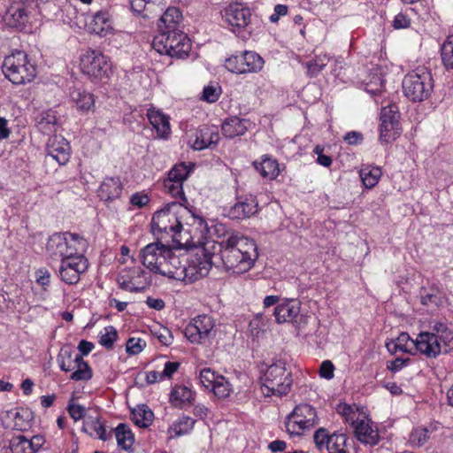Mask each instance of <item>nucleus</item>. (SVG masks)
<instances>
[{"label": "nucleus", "instance_id": "473e14b6", "mask_svg": "<svg viewBox=\"0 0 453 453\" xmlns=\"http://www.w3.org/2000/svg\"><path fill=\"white\" fill-rule=\"evenodd\" d=\"M147 118L158 138L166 139L171 134L169 117L154 107L148 109Z\"/></svg>", "mask_w": 453, "mask_h": 453}, {"label": "nucleus", "instance_id": "79ce46f5", "mask_svg": "<svg viewBox=\"0 0 453 453\" xmlns=\"http://www.w3.org/2000/svg\"><path fill=\"white\" fill-rule=\"evenodd\" d=\"M359 175L366 188H374L382 175V170L375 165H365L360 169Z\"/></svg>", "mask_w": 453, "mask_h": 453}, {"label": "nucleus", "instance_id": "4be33fe9", "mask_svg": "<svg viewBox=\"0 0 453 453\" xmlns=\"http://www.w3.org/2000/svg\"><path fill=\"white\" fill-rule=\"evenodd\" d=\"M187 256H177L171 249V253L161 267L159 274L169 279L181 280L187 283Z\"/></svg>", "mask_w": 453, "mask_h": 453}, {"label": "nucleus", "instance_id": "c03bdc74", "mask_svg": "<svg viewBox=\"0 0 453 453\" xmlns=\"http://www.w3.org/2000/svg\"><path fill=\"white\" fill-rule=\"evenodd\" d=\"M131 10L142 17H150V15L164 4V0H129Z\"/></svg>", "mask_w": 453, "mask_h": 453}, {"label": "nucleus", "instance_id": "4d7b16f0", "mask_svg": "<svg viewBox=\"0 0 453 453\" xmlns=\"http://www.w3.org/2000/svg\"><path fill=\"white\" fill-rule=\"evenodd\" d=\"M222 93L221 87L216 83H210L203 87L201 100L212 104L219 100Z\"/></svg>", "mask_w": 453, "mask_h": 453}, {"label": "nucleus", "instance_id": "37998d69", "mask_svg": "<svg viewBox=\"0 0 453 453\" xmlns=\"http://www.w3.org/2000/svg\"><path fill=\"white\" fill-rule=\"evenodd\" d=\"M114 434L119 447L124 450H128L132 448L134 442V435L127 424H119L114 429Z\"/></svg>", "mask_w": 453, "mask_h": 453}, {"label": "nucleus", "instance_id": "0e129e2a", "mask_svg": "<svg viewBox=\"0 0 453 453\" xmlns=\"http://www.w3.org/2000/svg\"><path fill=\"white\" fill-rule=\"evenodd\" d=\"M146 346V342L142 338L131 337L126 343V351L129 355H137L141 353Z\"/></svg>", "mask_w": 453, "mask_h": 453}, {"label": "nucleus", "instance_id": "7ed1b4c3", "mask_svg": "<svg viewBox=\"0 0 453 453\" xmlns=\"http://www.w3.org/2000/svg\"><path fill=\"white\" fill-rule=\"evenodd\" d=\"M429 331H422L415 339L416 354L427 358H436L441 353L453 350V328L446 322L434 321Z\"/></svg>", "mask_w": 453, "mask_h": 453}, {"label": "nucleus", "instance_id": "412c9836", "mask_svg": "<svg viewBox=\"0 0 453 453\" xmlns=\"http://www.w3.org/2000/svg\"><path fill=\"white\" fill-rule=\"evenodd\" d=\"M257 211L258 202L257 196L247 194L236 197V202L228 211V216L232 219H245L255 215Z\"/></svg>", "mask_w": 453, "mask_h": 453}, {"label": "nucleus", "instance_id": "58836bf2", "mask_svg": "<svg viewBox=\"0 0 453 453\" xmlns=\"http://www.w3.org/2000/svg\"><path fill=\"white\" fill-rule=\"evenodd\" d=\"M75 369L69 379L73 381H88L93 377V370L89 364L82 358V355H75Z\"/></svg>", "mask_w": 453, "mask_h": 453}, {"label": "nucleus", "instance_id": "a18cd8bd", "mask_svg": "<svg viewBox=\"0 0 453 453\" xmlns=\"http://www.w3.org/2000/svg\"><path fill=\"white\" fill-rule=\"evenodd\" d=\"M196 419L182 414L171 426L170 432L173 433L176 437L188 434L194 429Z\"/></svg>", "mask_w": 453, "mask_h": 453}, {"label": "nucleus", "instance_id": "6e6552de", "mask_svg": "<svg viewBox=\"0 0 453 453\" xmlns=\"http://www.w3.org/2000/svg\"><path fill=\"white\" fill-rule=\"evenodd\" d=\"M434 89V79L431 72L417 69L408 73L403 80L404 96L412 102L426 100Z\"/></svg>", "mask_w": 453, "mask_h": 453}, {"label": "nucleus", "instance_id": "13d9d810", "mask_svg": "<svg viewBox=\"0 0 453 453\" xmlns=\"http://www.w3.org/2000/svg\"><path fill=\"white\" fill-rule=\"evenodd\" d=\"M441 302V293L438 288H431L421 292V303L423 305L438 306Z\"/></svg>", "mask_w": 453, "mask_h": 453}, {"label": "nucleus", "instance_id": "774afa93", "mask_svg": "<svg viewBox=\"0 0 453 453\" xmlns=\"http://www.w3.org/2000/svg\"><path fill=\"white\" fill-rule=\"evenodd\" d=\"M325 147L323 145H316L313 149V153L318 156L316 162L324 166L330 167L333 164V159L330 156L324 154Z\"/></svg>", "mask_w": 453, "mask_h": 453}, {"label": "nucleus", "instance_id": "09e8293b", "mask_svg": "<svg viewBox=\"0 0 453 453\" xmlns=\"http://www.w3.org/2000/svg\"><path fill=\"white\" fill-rule=\"evenodd\" d=\"M213 234L216 237V240L211 242V244L214 245L217 243L220 248H223V242H225L230 236L232 237H239L242 234L233 231L229 227H227L225 224L217 223L213 226ZM211 248H214V246H211Z\"/></svg>", "mask_w": 453, "mask_h": 453}, {"label": "nucleus", "instance_id": "e2e57ef3", "mask_svg": "<svg viewBox=\"0 0 453 453\" xmlns=\"http://www.w3.org/2000/svg\"><path fill=\"white\" fill-rule=\"evenodd\" d=\"M31 419V413L27 410H20L15 412L14 426L16 429L25 430L30 426L29 421Z\"/></svg>", "mask_w": 453, "mask_h": 453}, {"label": "nucleus", "instance_id": "423d86ee", "mask_svg": "<svg viewBox=\"0 0 453 453\" xmlns=\"http://www.w3.org/2000/svg\"><path fill=\"white\" fill-rule=\"evenodd\" d=\"M153 49L161 55H167L178 59L188 57L192 42L182 30L157 33L152 41Z\"/></svg>", "mask_w": 453, "mask_h": 453}, {"label": "nucleus", "instance_id": "b1692460", "mask_svg": "<svg viewBox=\"0 0 453 453\" xmlns=\"http://www.w3.org/2000/svg\"><path fill=\"white\" fill-rule=\"evenodd\" d=\"M30 13L31 11L24 7V4L12 2L4 16V20L8 27L23 31L29 24Z\"/></svg>", "mask_w": 453, "mask_h": 453}, {"label": "nucleus", "instance_id": "8fccbe9b", "mask_svg": "<svg viewBox=\"0 0 453 453\" xmlns=\"http://www.w3.org/2000/svg\"><path fill=\"white\" fill-rule=\"evenodd\" d=\"M58 119L53 111H47L42 113L38 121L37 127L44 134L50 135L57 131Z\"/></svg>", "mask_w": 453, "mask_h": 453}, {"label": "nucleus", "instance_id": "bf43d9fd", "mask_svg": "<svg viewBox=\"0 0 453 453\" xmlns=\"http://www.w3.org/2000/svg\"><path fill=\"white\" fill-rule=\"evenodd\" d=\"M57 361L61 371L68 372L75 369V355L72 351L61 352Z\"/></svg>", "mask_w": 453, "mask_h": 453}, {"label": "nucleus", "instance_id": "2f4dec72", "mask_svg": "<svg viewBox=\"0 0 453 453\" xmlns=\"http://www.w3.org/2000/svg\"><path fill=\"white\" fill-rule=\"evenodd\" d=\"M253 166L260 176L269 180H274L280 173V164L276 158L265 154L258 160L253 162Z\"/></svg>", "mask_w": 453, "mask_h": 453}, {"label": "nucleus", "instance_id": "052dcab7", "mask_svg": "<svg viewBox=\"0 0 453 453\" xmlns=\"http://www.w3.org/2000/svg\"><path fill=\"white\" fill-rule=\"evenodd\" d=\"M430 437V432L426 427L418 426L414 428L410 434V441L416 446H423L427 442Z\"/></svg>", "mask_w": 453, "mask_h": 453}, {"label": "nucleus", "instance_id": "7c9ffc66", "mask_svg": "<svg viewBox=\"0 0 453 453\" xmlns=\"http://www.w3.org/2000/svg\"><path fill=\"white\" fill-rule=\"evenodd\" d=\"M385 79L379 69H372L365 81V90L369 93L377 104H383L385 96Z\"/></svg>", "mask_w": 453, "mask_h": 453}, {"label": "nucleus", "instance_id": "9d476101", "mask_svg": "<svg viewBox=\"0 0 453 453\" xmlns=\"http://www.w3.org/2000/svg\"><path fill=\"white\" fill-rule=\"evenodd\" d=\"M222 19L234 33L248 31L251 34L253 19L251 9L242 2H230L220 12Z\"/></svg>", "mask_w": 453, "mask_h": 453}, {"label": "nucleus", "instance_id": "338daca9", "mask_svg": "<svg viewBox=\"0 0 453 453\" xmlns=\"http://www.w3.org/2000/svg\"><path fill=\"white\" fill-rule=\"evenodd\" d=\"M326 66L324 60L319 58L310 60L306 63L307 74L311 77H316Z\"/></svg>", "mask_w": 453, "mask_h": 453}, {"label": "nucleus", "instance_id": "69168bd1", "mask_svg": "<svg viewBox=\"0 0 453 453\" xmlns=\"http://www.w3.org/2000/svg\"><path fill=\"white\" fill-rule=\"evenodd\" d=\"M67 411L70 417L74 420L78 421L84 418L86 415V408L81 404L74 403L72 399L67 405Z\"/></svg>", "mask_w": 453, "mask_h": 453}, {"label": "nucleus", "instance_id": "a211bd4d", "mask_svg": "<svg viewBox=\"0 0 453 453\" xmlns=\"http://www.w3.org/2000/svg\"><path fill=\"white\" fill-rule=\"evenodd\" d=\"M170 253V245L156 242L146 245L140 251V257L146 268L154 273L159 274L161 267L165 263V259Z\"/></svg>", "mask_w": 453, "mask_h": 453}, {"label": "nucleus", "instance_id": "f03ea898", "mask_svg": "<svg viewBox=\"0 0 453 453\" xmlns=\"http://www.w3.org/2000/svg\"><path fill=\"white\" fill-rule=\"evenodd\" d=\"M189 214L186 206L176 203L168 204L165 208L157 211L151 221L153 234L157 239L170 241L178 247H182L183 242V216Z\"/></svg>", "mask_w": 453, "mask_h": 453}, {"label": "nucleus", "instance_id": "4c0bfd02", "mask_svg": "<svg viewBox=\"0 0 453 453\" xmlns=\"http://www.w3.org/2000/svg\"><path fill=\"white\" fill-rule=\"evenodd\" d=\"M71 100L82 111H88L95 105L94 95L81 88H73L70 92Z\"/></svg>", "mask_w": 453, "mask_h": 453}, {"label": "nucleus", "instance_id": "6e6d98bb", "mask_svg": "<svg viewBox=\"0 0 453 453\" xmlns=\"http://www.w3.org/2000/svg\"><path fill=\"white\" fill-rule=\"evenodd\" d=\"M336 410L344 418V420L350 424L351 427L356 424V420H359L365 415V413L358 412L357 409L354 410L351 405L347 403L339 404Z\"/></svg>", "mask_w": 453, "mask_h": 453}, {"label": "nucleus", "instance_id": "2eb2a0df", "mask_svg": "<svg viewBox=\"0 0 453 453\" xmlns=\"http://www.w3.org/2000/svg\"><path fill=\"white\" fill-rule=\"evenodd\" d=\"M81 70L84 74L100 79L108 77L111 71L109 58L100 50L88 49L81 56Z\"/></svg>", "mask_w": 453, "mask_h": 453}, {"label": "nucleus", "instance_id": "20e7f679", "mask_svg": "<svg viewBox=\"0 0 453 453\" xmlns=\"http://www.w3.org/2000/svg\"><path fill=\"white\" fill-rule=\"evenodd\" d=\"M260 389L265 397L287 395L293 386L292 372L283 360H277L268 365L260 377Z\"/></svg>", "mask_w": 453, "mask_h": 453}, {"label": "nucleus", "instance_id": "c85d7f7f", "mask_svg": "<svg viewBox=\"0 0 453 453\" xmlns=\"http://www.w3.org/2000/svg\"><path fill=\"white\" fill-rule=\"evenodd\" d=\"M301 302L297 298L285 299L273 311L277 323L293 322L300 314Z\"/></svg>", "mask_w": 453, "mask_h": 453}, {"label": "nucleus", "instance_id": "a19ab883", "mask_svg": "<svg viewBox=\"0 0 453 453\" xmlns=\"http://www.w3.org/2000/svg\"><path fill=\"white\" fill-rule=\"evenodd\" d=\"M195 164L192 162H179L173 165L167 173V178H170L173 182H183L188 180L190 174L194 172Z\"/></svg>", "mask_w": 453, "mask_h": 453}, {"label": "nucleus", "instance_id": "6ab92c4d", "mask_svg": "<svg viewBox=\"0 0 453 453\" xmlns=\"http://www.w3.org/2000/svg\"><path fill=\"white\" fill-rule=\"evenodd\" d=\"M150 275L141 266L124 270L118 277L119 288L129 292H141L150 284Z\"/></svg>", "mask_w": 453, "mask_h": 453}, {"label": "nucleus", "instance_id": "864d4df0", "mask_svg": "<svg viewBox=\"0 0 453 453\" xmlns=\"http://www.w3.org/2000/svg\"><path fill=\"white\" fill-rule=\"evenodd\" d=\"M441 57L445 68L453 69V35L447 36L442 43Z\"/></svg>", "mask_w": 453, "mask_h": 453}, {"label": "nucleus", "instance_id": "9b49d317", "mask_svg": "<svg viewBox=\"0 0 453 453\" xmlns=\"http://www.w3.org/2000/svg\"><path fill=\"white\" fill-rule=\"evenodd\" d=\"M184 335L193 344H210L216 336L215 320L206 314L198 315L186 326Z\"/></svg>", "mask_w": 453, "mask_h": 453}, {"label": "nucleus", "instance_id": "c9c22d12", "mask_svg": "<svg viewBox=\"0 0 453 453\" xmlns=\"http://www.w3.org/2000/svg\"><path fill=\"white\" fill-rule=\"evenodd\" d=\"M82 431L89 436L98 438L102 441H108L111 437V431L106 430L105 425L99 417H88L83 421Z\"/></svg>", "mask_w": 453, "mask_h": 453}, {"label": "nucleus", "instance_id": "393cba45", "mask_svg": "<svg viewBox=\"0 0 453 453\" xmlns=\"http://www.w3.org/2000/svg\"><path fill=\"white\" fill-rule=\"evenodd\" d=\"M196 392L190 387L175 384L169 394V403L172 407L179 410L188 409L194 405Z\"/></svg>", "mask_w": 453, "mask_h": 453}, {"label": "nucleus", "instance_id": "603ef678", "mask_svg": "<svg viewBox=\"0 0 453 453\" xmlns=\"http://www.w3.org/2000/svg\"><path fill=\"white\" fill-rule=\"evenodd\" d=\"M210 391H211L217 398L225 399L230 396L234 388L229 380L225 376L220 375Z\"/></svg>", "mask_w": 453, "mask_h": 453}, {"label": "nucleus", "instance_id": "1a4fd4ad", "mask_svg": "<svg viewBox=\"0 0 453 453\" xmlns=\"http://www.w3.org/2000/svg\"><path fill=\"white\" fill-rule=\"evenodd\" d=\"M318 422L316 409L309 403H300L286 417V431L291 436H299L314 427Z\"/></svg>", "mask_w": 453, "mask_h": 453}, {"label": "nucleus", "instance_id": "39448f33", "mask_svg": "<svg viewBox=\"0 0 453 453\" xmlns=\"http://www.w3.org/2000/svg\"><path fill=\"white\" fill-rule=\"evenodd\" d=\"M88 242L81 234L71 232L55 233L46 243V252L52 261H61L79 252L87 251Z\"/></svg>", "mask_w": 453, "mask_h": 453}, {"label": "nucleus", "instance_id": "ea45409f", "mask_svg": "<svg viewBox=\"0 0 453 453\" xmlns=\"http://www.w3.org/2000/svg\"><path fill=\"white\" fill-rule=\"evenodd\" d=\"M352 442L346 434L334 432L326 453H351Z\"/></svg>", "mask_w": 453, "mask_h": 453}, {"label": "nucleus", "instance_id": "c756f323", "mask_svg": "<svg viewBox=\"0 0 453 453\" xmlns=\"http://www.w3.org/2000/svg\"><path fill=\"white\" fill-rule=\"evenodd\" d=\"M219 141L218 127L215 126L203 125L199 127L196 133V138L193 142V148L196 150H202L211 146H216Z\"/></svg>", "mask_w": 453, "mask_h": 453}, {"label": "nucleus", "instance_id": "72a5a7b5", "mask_svg": "<svg viewBox=\"0 0 453 453\" xmlns=\"http://www.w3.org/2000/svg\"><path fill=\"white\" fill-rule=\"evenodd\" d=\"M88 27L90 33L105 36L113 30L111 16L107 11H99L95 13Z\"/></svg>", "mask_w": 453, "mask_h": 453}, {"label": "nucleus", "instance_id": "bb28decb", "mask_svg": "<svg viewBox=\"0 0 453 453\" xmlns=\"http://www.w3.org/2000/svg\"><path fill=\"white\" fill-rule=\"evenodd\" d=\"M250 120L236 115L226 118L221 123V133L226 139H234L244 135L250 127Z\"/></svg>", "mask_w": 453, "mask_h": 453}, {"label": "nucleus", "instance_id": "f8f14e48", "mask_svg": "<svg viewBox=\"0 0 453 453\" xmlns=\"http://www.w3.org/2000/svg\"><path fill=\"white\" fill-rule=\"evenodd\" d=\"M265 65L264 58L255 51L244 50L226 58L224 66L235 74L257 73Z\"/></svg>", "mask_w": 453, "mask_h": 453}, {"label": "nucleus", "instance_id": "f704fd0d", "mask_svg": "<svg viewBox=\"0 0 453 453\" xmlns=\"http://www.w3.org/2000/svg\"><path fill=\"white\" fill-rule=\"evenodd\" d=\"M182 13L177 7H169L161 16L158 23V33L180 30Z\"/></svg>", "mask_w": 453, "mask_h": 453}, {"label": "nucleus", "instance_id": "f3484780", "mask_svg": "<svg viewBox=\"0 0 453 453\" xmlns=\"http://www.w3.org/2000/svg\"><path fill=\"white\" fill-rule=\"evenodd\" d=\"M190 222L187 223L188 228L183 231L182 247L191 246H213L208 240L210 229L206 220L200 216L188 214Z\"/></svg>", "mask_w": 453, "mask_h": 453}, {"label": "nucleus", "instance_id": "3c124183", "mask_svg": "<svg viewBox=\"0 0 453 453\" xmlns=\"http://www.w3.org/2000/svg\"><path fill=\"white\" fill-rule=\"evenodd\" d=\"M333 434H331L326 428L319 427L313 434V441L316 449L320 453H326L331 444V439Z\"/></svg>", "mask_w": 453, "mask_h": 453}, {"label": "nucleus", "instance_id": "a878e982", "mask_svg": "<svg viewBox=\"0 0 453 453\" xmlns=\"http://www.w3.org/2000/svg\"><path fill=\"white\" fill-rule=\"evenodd\" d=\"M45 443L42 435L37 434L31 438L25 435L13 436L9 442L12 453H36Z\"/></svg>", "mask_w": 453, "mask_h": 453}, {"label": "nucleus", "instance_id": "4468645a", "mask_svg": "<svg viewBox=\"0 0 453 453\" xmlns=\"http://www.w3.org/2000/svg\"><path fill=\"white\" fill-rule=\"evenodd\" d=\"M86 251L59 261L56 273L58 278L67 285H76L81 280V276L88 269V260L85 256Z\"/></svg>", "mask_w": 453, "mask_h": 453}, {"label": "nucleus", "instance_id": "f257e3e1", "mask_svg": "<svg viewBox=\"0 0 453 453\" xmlns=\"http://www.w3.org/2000/svg\"><path fill=\"white\" fill-rule=\"evenodd\" d=\"M219 249V255L227 272L242 274L248 272L257 257L255 242L243 235L228 238Z\"/></svg>", "mask_w": 453, "mask_h": 453}, {"label": "nucleus", "instance_id": "de8ad7c7", "mask_svg": "<svg viewBox=\"0 0 453 453\" xmlns=\"http://www.w3.org/2000/svg\"><path fill=\"white\" fill-rule=\"evenodd\" d=\"M154 414L146 405L138 406L132 411V420L139 427H148L153 420Z\"/></svg>", "mask_w": 453, "mask_h": 453}, {"label": "nucleus", "instance_id": "680f3d73", "mask_svg": "<svg viewBox=\"0 0 453 453\" xmlns=\"http://www.w3.org/2000/svg\"><path fill=\"white\" fill-rule=\"evenodd\" d=\"M220 374H218L216 372L211 370V368H204L201 370L199 373V380L201 385L206 388L211 389L215 384L216 380H219Z\"/></svg>", "mask_w": 453, "mask_h": 453}, {"label": "nucleus", "instance_id": "ddd939ff", "mask_svg": "<svg viewBox=\"0 0 453 453\" xmlns=\"http://www.w3.org/2000/svg\"><path fill=\"white\" fill-rule=\"evenodd\" d=\"M211 246H200L195 253L187 256V283H192L206 276L212 266L214 253L209 251Z\"/></svg>", "mask_w": 453, "mask_h": 453}, {"label": "nucleus", "instance_id": "cd10ccee", "mask_svg": "<svg viewBox=\"0 0 453 453\" xmlns=\"http://www.w3.org/2000/svg\"><path fill=\"white\" fill-rule=\"evenodd\" d=\"M123 183L119 176L105 177L97 189V196L104 203H111L121 196Z\"/></svg>", "mask_w": 453, "mask_h": 453}, {"label": "nucleus", "instance_id": "aec40b11", "mask_svg": "<svg viewBox=\"0 0 453 453\" xmlns=\"http://www.w3.org/2000/svg\"><path fill=\"white\" fill-rule=\"evenodd\" d=\"M356 438L363 444L375 446L380 441L377 425L367 416L363 415L352 426Z\"/></svg>", "mask_w": 453, "mask_h": 453}, {"label": "nucleus", "instance_id": "dca6fc26", "mask_svg": "<svg viewBox=\"0 0 453 453\" xmlns=\"http://www.w3.org/2000/svg\"><path fill=\"white\" fill-rule=\"evenodd\" d=\"M400 112L395 104L382 107L380 111V141L389 143L401 134Z\"/></svg>", "mask_w": 453, "mask_h": 453}, {"label": "nucleus", "instance_id": "5701e85b", "mask_svg": "<svg viewBox=\"0 0 453 453\" xmlns=\"http://www.w3.org/2000/svg\"><path fill=\"white\" fill-rule=\"evenodd\" d=\"M47 155L56 160L59 165H66L71 157L72 150L69 142L62 135H53L46 144Z\"/></svg>", "mask_w": 453, "mask_h": 453}, {"label": "nucleus", "instance_id": "5fc2aeb1", "mask_svg": "<svg viewBox=\"0 0 453 453\" xmlns=\"http://www.w3.org/2000/svg\"><path fill=\"white\" fill-rule=\"evenodd\" d=\"M118 339V331L113 326H108L99 334V344L107 349H112Z\"/></svg>", "mask_w": 453, "mask_h": 453}, {"label": "nucleus", "instance_id": "e433bc0d", "mask_svg": "<svg viewBox=\"0 0 453 453\" xmlns=\"http://www.w3.org/2000/svg\"><path fill=\"white\" fill-rule=\"evenodd\" d=\"M388 350L395 353L402 351L411 355L416 354L415 339H412L408 333L403 332L390 343L387 344Z\"/></svg>", "mask_w": 453, "mask_h": 453}, {"label": "nucleus", "instance_id": "0eeeda50", "mask_svg": "<svg viewBox=\"0 0 453 453\" xmlns=\"http://www.w3.org/2000/svg\"><path fill=\"white\" fill-rule=\"evenodd\" d=\"M4 76L13 84L20 85L32 81L36 76V67L21 50L12 52L4 58L3 63Z\"/></svg>", "mask_w": 453, "mask_h": 453}, {"label": "nucleus", "instance_id": "49530a36", "mask_svg": "<svg viewBox=\"0 0 453 453\" xmlns=\"http://www.w3.org/2000/svg\"><path fill=\"white\" fill-rule=\"evenodd\" d=\"M163 186L166 193L178 200V205L183 206L188 203V198L183 190V182H173L170 178H165Z\"/></svg>", "mask_w": 453, "mask_h": 453}]
</instances>
